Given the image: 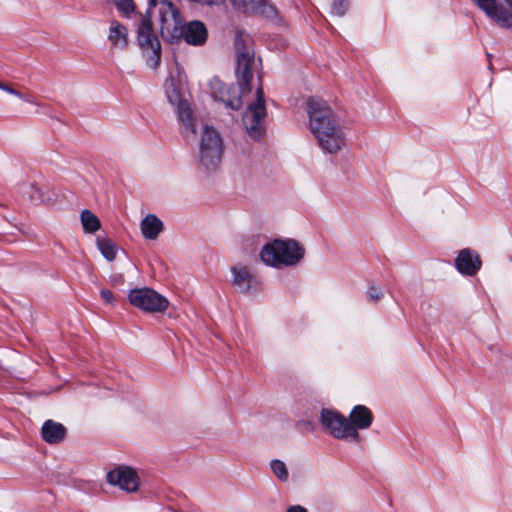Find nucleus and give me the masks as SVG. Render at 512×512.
Returning a JSON list of instances; mask_svg holds the SVG:
<instances>
[{
  "mask_svg": "<svg viewBox=\"0 0 512 512\" xmlns=\"http://www.w3.org/2000/svg\"><path fill=\"white\" fill-rule=\"evenodd\" d=\"M481 265L479 255L470 249L461 250L455 259L457 270L466 276H474L480 270Z\"/></svg>",
  "mask_w": 512,
  "mask_h": 512,
  "instance_id": "13",
  "label": "nucleus"
},
{
  "mask_svg": "<svg viewBox=\"0 0 512 512\" xmlns=\"http://www.w3.org/2000/svg\"><path fill=\"white\" fill-rule=\"evenodd\" d=\"M19 98L25 102L39 105L38 102L35 100V98L32 95L21 93Z\"/></svg>",
  "mask_w": 512,
  "mask_h": 512,
  "instance_id": "32",
  "label": "nucleus"
},
{
  "mask_svg": "<svg viewBox=\"0 0 512 512\" xmlns=\"http://www.w3.org/2000/svg\"><path fill=\"white\" fill-rule=\"evenodd\" d=\"M232 285L240 293H250L259 290V281L251 274L248 267L237 264L231 268Z\"/></svg>",
  "mask_w": 512,
  "mask_h": 512,
  "instance_id": "12",
  "label": "nucleus"
},
{
  "mask_svg": "<svg viewBox=\"0 0 512 512\" xmlns=\"http://www.w3.org/2000/svg\"><path fill=\"white\" fill-rule=\"evenodd\" d=\"M117 9L124 15L134 12L135 5L133 0H114Z\"/></svg>",
  "mask_w": 512,
  "mask_h": 512,
  "instance_id": "27",
  "label": "nucleus"
},
{
  "mask_svg": "<svg viewBox=\"0 0 512 512\" xmlns=\"http://www.w3.org/2000/svg\"><path fill=\"white\" fill-rule=\"evenodd\" d=\"M502 28L512 27V0H472Z\"/></svg>",
  "mask_w": 512,
  "mask_h": 512,
  "instance_id": "10",
  "label": "nucleus"
},
{
  "mask_svg": "<svg viewBox=\"0 0 512 512\" xmlns=\"http://www.w3.org/2000/svg\"><path fill=\"white\" fill-rule=\"evenodd\" d=\"M66 434V427L54 420L45 421L41 428V436L48 444L61 443L65 439Z\"/></svg>",
  "mask_w": 512,
  "mask_h": 512,
  "instance_id": "14",
  "label": "nucleus"
},
{
  "mask_svg": "<svg viewBox=\"0 0 512 512\" xmlns=\"http://www.w3.org/2000/svg\"><path fill=\"white\" fill-rule=\"evenodd\" d=\"M81 223L84 231L87 233H95L101 227L98 217L87 209L81 212Z\"/></svg>",
  "mask_w": 512,
  "mask_h": 512,
  "instance_id": "20",
  "label": "nucleus"
},
{
  "mask_svg": "<svg viewBox=\"0 0 512 512\" xmlns=\"http://www.w3.org/2000/svg\"><path fill=\"white\" fill-rule=\"evenodd\" d=\"M256 15H261L273 22H280L281 19L278 15V11L272 4L267 3L266 0H261L260 3H257V8L255 9Z\"/></svg>",
  "mask_w": 512,
  "mask_h": 512,
  "instance_id": "22",
  "label": "nucleus"
},
{
  "mask_svg": "<svg viewBox=\"0 0 512 512\" xmlns=\"http://www.w3.org/2000/svg\"><path fill=\"white\" fill-rule=\"evenodd\" d=\"M266 116L265 98L263 87L260 85L256 90L255 102L248 105L243 114V124L249 136L258 140L264 133L263 120Z\"/></svg>",
  "mask_w": 512,
  "mask_h": 512,
  "instance_id": "8",
  "label": "nucleus"
},
{
  "mask_svg": "<svg viewBox=\"0 0 512 512\" xmlns=\"http://www.w3.org/2000/svg\"><path fill=\"white\" fill-rule=\"evenodd\" d=\"M166 95L168 101L175 106H177L178 103L185 101L181 99L180 90L175 86L173 80H171L169 84H166Z\"/></svg>",
  "mask_w": 512,
  "mask_h": 512,
  "instance_id": "25",
  "label": "nucleus"
},
{
  "mask_svg": "<svg viewBox=\"0 0 512 512\" xmlns=\"http://www.w3.org/2000/svg\"><path fill=\"white\" fill-rule=\"evenodd\" d=\"M234 47L237 62L236 78L238 86L225 84L219 78H213L209 86L211 95L215 100L222 102L226 108L239 110L243 106V94L251 92L255 51L252 38L242 31L236 32Z\"/></svg>",
  "mask_w": 512,
  "mask_h": 512,
  "instance_id": "1",
  "label": "nucleus"
},
{
  "mask_svg": "<svg viewBox=\"0 0 512 512\" xmlns=\"http://www.w3.org/2000/svg\"><path fill=\"white\" fill-rule=\"evenodd\" d=\"M286 512H308L306 508L300 506V505H294L287 509Z\"/></svg>",
  "mask_w": 512,
  "mask_h": 512,
  "instance_id": "34",
  "label": "nucleus"
},
{
  "mask_svg": "<svg viewBox=\"0 0 512 512\" xmlns=\"http://www.w3.org/2000/svg\"><path fill=\"white\" fill-rule=\"evenodd\" d=\"M176 113L178 115L179 121L192 132V134H196L195 121L193 117V111L190 107V104L185 100L184 102L178 103L176 106Z\"/></svg>",
  "mask_w": 512,
  "mask_h": 512,
  "instance_id": "18",
  "label": "nucleus"
},
{
  "mask_svg": "<svg viewBox=\"0 0 512 512\" xmlns=\"http://www.w3.org/2000/svg\"><path fill=\"white\" fill-rule=\"evenodd\" d=\"M271 470L275 476L281 481H287L288 470L285 463L281 460H272L270 463Z\"/></svg>",
  "mask_w": 512,
  "mask_h": 512,
  "instance_id": "24",
  "label": "nucleus"
},
{
  "mask_svg": "<svg viewBox=\"0 0 512 512\" xmlns=\"http://www.w3.org/2000/svg\"><path fill=\"white\" fill-rule=\"evenodd\" d=\"M350 425L358 431L368 429L373 422L372 411L364 405H356L350 412L347 418Z\"/></svg>",
  "mask_w": 512,
  "mask_h": 512,
  "instance_id": "15",
  "label": "nucleus"
},
{
  "mask_svg": "<svg viewBox=\"0 0 512 512\" xmlns=\"http://www.w3.org/2000/svg\"><path fill=\"white\" fill-rule=\"evenodd\" d=\"M100 295H101V298L103 299V301H105L106 303H109V304H113L114 295L110 290L102 289L100 291Z\"/></svg>",
  "mask_w": 512,
  "mask_h": 512,
  "instance_id": "30",
  "label": "nucleus"
},
{
  "mask_svg": "<svg viewBox=\"0 0 512 512\" xmlns=\"http://www.w3.org/2000/svg\"><path fill=\"white\" fill-rule=\"evenodd\" d=\"M189 1L200 4V5L212 6V5H221L222 3H224L225 0H189Z\"/></svg>",
  "mask_w": 512,
  "mask_h": 512,
  "instance_id": "31",
  "label": "nucleus"
},
{
  "mask_svg": "<svg viewBox=\"0 0 512 512\" xmlns=\"http://www.w3.org/2000/svg\"><path fill=\"white\" fill-rule=\"evenodd\" d=\"M305 255L303 246L294 239H275L266 243L261 251V260L275 268L297 265Z\"/></svg>",
  "mask_w": 512,
  "mask_h": 512,
  "instance_id": "4",
  "label": "nucleus"
},
{
  "mask_svg": "<svg viewBox=\"0 0 512 512\" xmlns=\"http://www.w3.org/2000/svg\"><path fill=\"white\" fill-rule=\"evenodd\" d=\"M307 112L310 130L319 146L328 153L341 150L345 146V134L329 105L320 98L310 97Z\"/></svg>",
  "mask_w": 512,
  "mask_h": 512,
  "instance_id": "2",
  "label": "nucleus"
},
{
  "mask_svg": "<svg viewBox=\"0 0 512 512\" xmlns=\"http://www.w3.org/2000/svg\"><path fill=\"white\" fill-rule=\"evenodd\" d=\"M21 192L23 195H27L31 202L38 204V203H45L48 199L45 197V194L34 183H25L21 186Z\"/></svg>",
  "mask_w": 512,
  "mask_h": 512,
  "instance_id": "19",
  "label": "nucleus"
},
{
  "mask_svg": "<svg viewBox=\"0 0 512 512\" xmlns=\"http://www.w3.org/2000/svg\"><path fill=\"white\" fill-rule=\"evenodd\" d=\"M160 32L169 42L184 40L193 46L203 45L208 37L205 24L199 20L184 23L179 9L173 3H165L160 11Z\"/></svg>",
  "mask_w": 512,
  "mask_h": 512,
  "instance_id": "3",
  "label": "nucleus"
},
{
  "mask_svg": "<svg viewBox=\"0 0 512 512\" xmlns=\"http://www.w3.org/2000/svg\"><path fill=\"white\" fill-rule=\"evenodd\" d=\"M128 300L137 309L148 313L164 312L169 305L166 297L149 287L130 290Z\"/></svg>",
  "mask_w": 512,
  "mask_h": 512,
  "instance_id": "9",
  "label": "nucleus"
},
{
  "mask_svg": "<svg viewBox=\"0 0 512 512\" xmlns=\"http://www.w3.org/2000/svg\"><path fill=\"white\" fill-rule=\"evenodd\" d=\"M97 246L103 257L108 261H113L116 258L117 247L111 239L105 237H98Z\"/></svg>",
  "mask_w": 512,
  "mask_h": 512,
  "instance_id": "21",
  "label": "nucleus"
},
{
  "mask_svg": "<svg viewBox=\"0 0 512 512\" xmlns=\"http://www.w3.org/2000/svg\"><path fill=\"white\" fill-rule=\"evenodd\" d=\"M232 7L245 14L251 15L255 13V9L257 8V3H260L261 0H229Z\"/></svg>",
  "mask_w": 512,
  "mask_h": 512,
  "instance_id": "23",
  "label": "nucleus"
},
{
  "mask_svg": "<svg viewBox=\"0 0 512 512\" xmlns=\"http://www.w3.org/2000/svg\"><path fill=\"white\" fill-rule=\"evenodd\" d=\"M349 8L348 0H333L331 5V14L334 16L342 17L345 15Z\"/></svg>",
  "mask_w": 512,
  "mask_h": 512,
  "instance_id": "26",
  "label": "nucleus"
},
{
  "mask_svg": "<svg viewBox=\"0 0 512 512\" xmlns=\"http://www.w3.org/2000/svg\"><path fill=\"white\" fill-rule=\"evenodd\" d=\"M137 42L148 66L152 69L158 68L161 62V44L154 32L150 16L142 18L137 30Z\"/></svg>",
  "mask_w": 512,
  "mask_h": 512,
  "instance_id": "5",
  "label": "nucleus"
},
{
  "mask_svg": "<svg viewBox=\"0 0 512 512\" xmlns=\"http://www.w3.org/2000/svg\"><path fill=\"white\" fill-rule=\"evenodd\" d=\"M107 482L118 486L126 492H135L139 487V477L136 471L130 467L120 466L107 473Z\"/></svg>",
  "mask_w": 512,
  "mask_h": 512,
  "instance_id": "11",
  "label": "nucleus"
},
{
  "mask_svg": "<svg viewBox=\"0 0 512 512\" xmlns=\"http://www.w3.org/2000/svg\"><path fill=\"white\" fill-rule=\"evenodd\" d=\"M222 152L223 145L219 133L213 128L206 126L202 133L199 149L201 164L208 171L215 170L221 162Z\"/></svg>",
  "mask_w": 512,
  "mask_h": 512,
  "instance_id": "6",
  "label": "nucleus"
},
{
  "mask_svg": "<svg viewBox=\"0 0 512 512\" xmlns=\"http://www.w3.org/2000/svg\"><path fill=\"white\" fill-rule=\"evenodd\" d=\"M320 422L322 426L336 439L360 441V435L348 419L338 411L325 409L321 410Z\"/></svg>",
  "mask_w": 512,
  "mask_h": 512,
  "instance_id": "7",
  "label": "nucleus"
},
{
  "mask_svg": "<svg viewBox=\"0 0 512 512\" xmlns=\"http://www.w3.org/2000/svg\"><path fill=\"white\" fill-rule=\"evenodd\" d=\"M108 40L112 47L120 50L126 49L129 43L127 28L116 20L112 21L109 28Z\"/></svg>",
  "mask_w": 512,
  "mask_h": 512,
  "instance_id": "16",
  "label": "nucleus"
},
{
  "mask_svg": "<svg viewBox=\"0 0 512 512\" xmlns=\"http://www.w3.org/2000/svg\"><path fill=\"white\" fill-rule=\"evenodd\" d=\"M0 89L11 94V95L18 97V98L20 97V94H21V92L15 90L12 85L4 83L2 81H0Z\"/></svg>",
  "mask_w": 512,
  "mask_h": 512,
  "instance_id": "29",
  "label": "nucleus"
},
{
  "mask_svg": "<svg viewBox=\"0 0 512 512\" xmlns=\"http://www.w3.org/2000/svg\"><path fill=\"white\" fill-rule=\"evenodd\" d=\"M367 295L370 301L377 302L383 297V291L381 288L371 285L368 287Z\"/></svg>",
  "mask_w": 512,
  "mask_h": 512,
  "instance_id": "28",
  "label": "nucleus"
},
{
  "mask_svg": "<svg viewBox=\"0 0 512 512\" xmlns=\"http://www.w3.org/2000/svg\"><path fill=\"white\" fill-rule=\"evenodd\" d=\"M140 229L145 239L155 240L164 230V224L156 215L148 214L142 219Z\"/></svg>",
  "mask_w": 512,
  "mask_h": 512,
  "instance_id": "17",
  "label": "nucleus"
},
{
  "mask_svg": "<svg viewBox=\"0 0 512 512\" xmlns=\"http://www.w3.org/2000/svg\"><path fill=\"white\" fill-rule=\"evenodd\" d=\"M165 3H172V2L168 1V0H149V7H155L157 4H161V8L159 10V12H160L161 10H164Z\"/></svg>",
  "mask_w": 512,
  "mask_h": 512,
  "instance_id": "33",
  "label": "nucleus"
}]
</instances>
